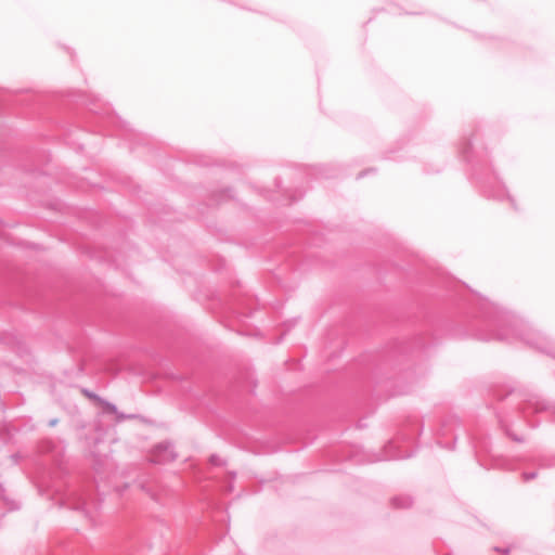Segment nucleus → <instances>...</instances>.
<instances>
[{"mask_svg": "<svg viewBox=\"0 0 555 555\" xmlns=\"http://www.w3.org/2000/svg\"><path fill=\"white\" fill-rule=\"evenodd\" d=\"M103 410L105 412H108V413H114L115 412V406L108 404V403H103Z\"/></svg>", "mask_w": 555, "mask_h": 555, "instance_id": "f257e3e1", "label": "nucleus"}]
</instances>
